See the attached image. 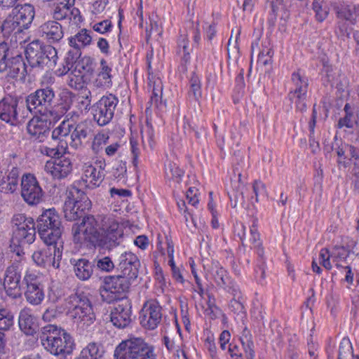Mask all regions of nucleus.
<instances>
[{"mask_svg":"<svg viewBox=\"0 0 359 359\" xmlns=\"http://www.w3.org/2000/svg\"><path fill=\"white\" fill-rule=\"evenodd\" d=\"M344 111L345 116L339 118L338 121V127L341 128L346 127L348 128H353L357 122V115L355 113V109L350 104L346 103L344 106Z\"/></svg>","mask_w":359,"mask_h":359,"instance_id":"nucleus-40","label":"nucleus"},{"mask_svg":"<svg viewBox=\"0 0 359 359\" xmlns=\"http://www.w3.org/2000/svg\"><path fill=\"white\" fill-rule=\"evenodd\" d=\"M84 66L80 62L75 64L74 69L68 71L65 73L67 75V83L69 87L75 90H80L83 88V72Z\"/></svg>","mask_w":359,"mask_h":359,"instance_id":"nucleus-33","label":"nucleus"},{"mask_svg":"<svg viewBox=\"0 0 359 359\" xmlns=\"http://www.w3.org/2000/svg\"><path fill=\"white\" fill-rule=\"evenodd\" d=\"M83 172L82 181L88 189L98 187L104 179L105 173L90 164H85Z\"/></svg>","mask_w":359,"mask_h":359,"instance_id":"nucleus-26","label":"nucleus"},{"mask_svg":"<svg viewBox=\"0 0 359 359\" xmlns=\"http://www.w3.org/2000/svg\"><path fill=\"white\" fill-rule=\"evenodd\" d=\"M190 90L189 95H193L195 100H198L201 96V84L199 78L193 74L189 81Z\"/></svg>","mask_w":359,"mask_h":359,"instance_id":"nucleus-53","label":"nucleus"},{"mask_svg":"<svg viewBox=\"0 0 359 359\" xmlns=\"http://www.w3.org/2000/svg\"><path fill=\"white\" fill-rule=\"evenodd\" d=\"M350 253V250L344 246H335L332 252V258L334 262L346 259Z\"/></svg>","mask_w":359,"mask_h":359,"instance_id":"nucleus-55","label":"nucleus"},{"mask_svg":"<svg viewBox=\"0 0 359 359\" xmlns=\"http://www.w3.org/2000/svg\"><path fill=\"white\" fill-rule=\"evenodd\" d=\"M65 308L74 323L81 327H88L95 320L89 299L83 295L72 294L65 299Z\"/></svg>","mask_w":359,"mask_h":359,"instance_id":"nucleus-3","label":"nucleus"},{"mask_svg":"<svg viewBox=\"0 0 359 359\" xmlns=\"http://www.w3.org/2000/svg\"><path fill=\"white\" fill-rule=\"evenodd\" d=\"M212 275L217 285L222 288L232 290V293L236 297L240 294L239 287L236 283H233L227 275L226 271L218 265L212 267Z\"/></svg>","mask_w":359,"mask_h":359,"instance_id":"nucleus-30","label":"nucleus"},{"mask_svg":"<svg viewBox=\"0 0 359 359\" xmlns=\"http://www.w3.org/2000/svg\"><path fill=\"white\" fill-rule=\"evenodd\" d=\"M351 350L352 347L349 342H346V345L344 342L341 343L339 348L338 359H353Z\"/></svg>","mask_w":359,"mask_h":359,"instance_id":"nucleus-57","label":"nucleus"},{"mask_svg":"<svg viewBox=\"0 0 359 359\" xmlns=\"http://www.w3.org/2000/svg\"><path fill=\"white\" fill-rule=\"evenodd\" d=\"M114 169L115 170L114 173V177L116 178H121L123 177L124 174L126 172V163L119 161L117 162V164Z\"/></svg>","mask_w":359,"mask_h":359,"instance_id":"nucleus-63","label":"nucleus"},{"mask_svg":"<svg viewBox=\"0 0 359 359\" xmlns=\"http://www.w3.org/2000/svg\"><path fill=\"white\" fill-rule=\"evenodd\" d=\"M270 4L271 11L276 18L278 13L284 11L285 5L283 0H267Z\"/></svg>","mask_w":359,"mask_h":359,"instance_id":"nucleus-60","label":"nucleus"},{"mask_svg":"<svg viewBox=\"0 0 359 359\" xmlns=\"http://www.w3.org/2000/svg\"><path fill=\"white\" fill-rule=\"evenodd\" d=\"M313 9L316 13V19L319 22L323 21L328 15V8L323 0H314Z\"/></svg>","mask_w":359,"mask_h":359,"instance_id":"nucleus-52","label":"nucleus"},{"mask_svg":"<svg viewBox=\"0 0 359 359\" xmlns=\"http://www.w3.org/2000/svg\"><path fill=\"white\" fill-rule=\"evenodd\" d=\"M115 359H155L154 348L141 338L123 341L116 348Z\"/></svg>","mask_w":359,"mask_h":359,"instance_id":"nucleus-4","label":"nucleus"},{"mask_svg":"<svg viewBox=\"0 0 359 359\" xmlns=\"http://www.w3.org/2000/svg\"><path fill=\"white\" fill-rule=\"evenodd\" d=\"M63 228L48 230H39L38 233L41 240L47 245V246L52 247L56 250H62L63 249V241L62 239V233Z\"/></svg>","mask_w":359,"mask_h":359,"instance_id":"nucleus-31","label":"nucleus"},{"mask_svg":"<svg viewBox=\"0 0 359 359\" xmlns=\"http://www.w3.org/2000/svg\"><path fill=\"white\" fill-rule=\"evenodd\" d=\"M291 81L293 89L288 94L289 100L297 111L303 112L306 109L308 78L298 69L292 74Z\"/></svg>","mask_w":359,"mask_h":359,"instance_id":"nucleus-11","label":"nucleus"},{"mask_svg":"<svg viewBox=\"0 0 359 359\" xmlns=\"http://www.w3.org/2000/svg\"><path fill=\"white\" fill-rule=\"evenodd\" d=\"M73 128L74 130L71 132L69 145L77 149L81 146L83 140L90 134L91 129L87 122H81L75 127L73 126Z\"/></svg>","mask_w":359,"mask_h":359,"instance_id":"nucleus-34","label":"nucleus"},{"mask_svg":"<svg viewBox=\"0 0 359 359\" xmlns=\"http://www.w3.org/2000/svg\"><path fill=\"white\" fill-rule=\"evenodd\" d=\"M69 201H73L78 205L80 210H88L91 205V202L88 197L76 186H72L67 193V198Z\"/></svg>","mask_w":359,"mask_h":359,"instance_id":"nucleus-36","label":"nucleus"},{"mask_svg":"<svg viewBox=\"0 0 359 359\" xmlns=\"http://www.w3.org/2000/svg\"><path fill=\"white\" fill-rule=\"evenodd\" d=\"M123 234V229L119 224L112 221L102 227L97 241L93 246L110 250L120 244Z\"/></svg>","mask_w":359,"mask_h":359,"instance_id":"nucleus-12","label":"nucleus"},{"mask_svg":"<svg viewBox=\"0 0 359 359\" xmlns=\"http://www.w3.org/2000/svg\"><path fill=\"white\" fill-rule=\"evenodd\" d=\"M118 102V97L111 93L103 95L92 107L95 121L100 126L110 123L114 116Z\"/></svg>","mask_w":359,"mask_h":359,"instance_id":"nucleus-10","label":"nucleus"},{"mask_svg":"<svg viewBox=\"0 0 359 359\" xmlns=\"http://www.w3.org/2000/svg\"><path fill=\"white\" fill-rule=\"evenodd\" d=\"M337 154L339 157L337 163L339 167L343 166L346 168L348 165V162L346 159L351 160V158H359V150L353 146L343 143L337 149Z\"/></svg>","mask_w":359,"mask_h":359,"instance_id":"nucleus-35","label":"nucleus"},{"mask_svg":"<svg viewBox=\"0 0 359 359\" xmlns=\"http://www.w3.org/2000/svg\"><path fill=\"white\" fill-rule=\"evenodd\" d=\"M28 114L26 104L19 97L7 95L0 100V119L10 126H19Z\"/></svg>","mask_w":359,"mask_h":359,"instance_id":"nucleus-5","label":"nucleus"},{"mask_svg":"<svg viewBox=\"0 0 359 359\" xmlns=\"http://www.w3.org/2000/svg\"><path fill=\"white\" fill-rule=\"evenodd\" d=\"M332 257V253L330 254L327 248H323L319 254V263L327 270L332 269V264L330 263V258Z\"/></svg>","mask_w":359,"mask_h":359,"instance_id":"nucleus-56","label":"nucleus"},{"mask_svg":"<svg viewBox=\"0 0 359 359\" xmlns=\"http://www.w3.org/2000/svg\"><path fill=\"white\" fill-rule=\"evenodd\" d=\"M131 304L128 299L116 302L111 311V321L118 328H125L131 322Z\"/></svg>","mask_w":359,"mask_h":359,"instance_id":"nucleus-21","label":"nucleus"},{"mask_svg":"<svg viewBox=\"0 0 359 359\" xmlns=\"http://www.w3.org/2000/svg\"><path fill=\"white\" fill-rule=\"evenodd\" d=\"M36 228L39 230H50L53 228H62L60 216L54 208L46 210L36 220Z\"/></svg>","mask_w":359,"mask_h":359,"instance_id":"nucleus-27","label":"nucleus"},{"mask_svg":"<svg viewBox=\"0 0 359 359\" xmlns=\"http://www.w3.org/2000/svg\"><path fill=\"white\" fill-rule=\"evenodd\" d=\"M73 125L68 120H64L52 131V139L62 142L72 132Z\"/></svg>","mask_w":359,"mask_h":359,"instance_id":"nucleus-44","label":"nucleus"},{"mask_svg":"<svg viewBox=\"0 0 359 359\" xmlns=\"http://www.w3.org/2000/svg\"><path fill=\"white\" fill-rule=\"evenodd\" d=\"M62 296V291L55 287H50L48 292V299L50 302L55 303L61 299Z\"/></svg>","mask_w":359,"mask_h":359,"instance_id":"nucleus-61","label":"nucleus"},{"mask_svg":"<svg viewBox=\"0 0 359 359\" xmlns=\"http://www.w3.org/2000/svg\"><path fill=\"white\" fill-rule=\"evenodd\" d=\"M46 344H44V348L54 355L66 356L72 353L74 348V342L72 337L65 331L60 335L48 339Z\"/></svg>","mask_w":359,"mask_h":359,"instance_id":"nucleus-19","label":"nucleus"},{"mask_svg":"<svg viewBox=\"0 0 359 359\" xmlns=\"http://www.w3.org/2000/svg\"><path fill=\"white\" fill-rule=\"evenodd\" d=\"M165 173L168 180L175 183H179L184 175V171L176 163L172 162H168L165 165Z\"/></svg>","mask_w":359,"mask_h":359,"instance_id":"nucleus-48","label":"nucleus"},{"mask_svg":"<svg viewBox=\"0 0 359 359\" xmlns=\"http://www.w3.org/2000/svg\"><path fill=\"white\" fill-rule=\"evenodd\" d=\"M18 50L11 48L6 42L0 43V73L8 70V64L11 59H15V53Z\"/></svg>","mask_w":359,"mask_h":359,"instance_id":"nucleus-39","label":"nucleus"},{"mask_svg":"<svg viewBox=\"0 0 359 359\" xmlns=\"http://www.w3.org/2000/svg\"><path fill=\"white\" fill-rule=\"evenodd\" d=\"M234 235L241 240L243 246L255 248L259 257L263 256L264 250L262 248L260 235L255 223L247 231L246 226L242 222H236L234 225Z\"/></svg>","mask_w":359,"mask_h":359,"instance_id":"nucleus-14","label":"nucleus"},{"mask_svg":"<svg viewBox=\"0 0 359 359\" xmlns=\"http://www.w3.org/2000/svg\"><path fill=\"white\" fill-rule=\"evenodd\" d=\"M21 196L31 205H36L42 201L43 191L34 175L28 173L22 177Z\"/></svg>","mask_w":359,"mask_h":359,"instance_id":"nucleus-15","label":"nucleus"},{"mask_svg":"<svg viewBox=\"0 0 359 359\" xmlns=\"http://www.w3.org/2000/svg\"><path fill=\"white\" fill-rule=\"evenodd\" d=\"M72 105V101L70 100H66L65 102H61L57 104L55 109V113H58L60 116L65 114L70 109Z\"/></svg>","mask_w":359,"mask_h":359,"instance_id":"nucleus-64","label":"nucleus"},{"mask_svg":"<svg viewBox=\"0 0 359 359\" xmlns=\"http://www.w3.org/2000/svg\"><path fill=\"white\" fill-rule=\"evenodd\" d=\"M162 307L155 299L147 301L140 313L141 325L149 330L156 329L162 320Z\"/></svg>","mask_w":359,"mask_h":359,"instance_id":"nucleus-13","label":"nucleus"},{"mask_svg":"<svg viewBox=\"0 0 359 359\" xmlns=\"http://www.w3.org/2000/svg\"><path fill=\"white\" fill-rule=\"evenodd\" d=\"M55 96V92L50 87L36 90L26 97L27 111L34 116L52 114L50 108Z\"/></svg>","mask_w":359,"mask_h":359,"instance_id":"nucleus-9","label":"nucleus"},{"mask_svg":"<svg viewBox=\"0 0 359 359\" xmlns=\"http://www.w3.org/2000/svg\"><path fill=\"white\" fill-rule=\"evenodd\" d=\"M335 11L339 19L348 21L352 24L351 5L337 6Z\"/></svg>","mask_w":359,"mask_h":359,"instance_id":"nucleus-54","label":"nucleus"},{"mask_svg":"<svg viewBox=\"0 0 359 359\" xmlns=\"http://www.w3.org/2000/svg\"><path fill=\"white\" fill-rule=\"evenodd\" d=\"M42 36L50 45L59 43L64 36V32L62 25L55 20H49L40 27Z\"/></svg>","mask_w":359,"mask_h":359,"instance_id":"nucleus-24","label":"nucleus"},{"mask_svg":"<svg viewBox=\"0 0 359 359\" xmlns=\"http://www.w3.org/2000/svg\"><path fill=\"white\" fill-rule=\"evenodd\" d=\"M240 340L242 344L246 359H252V358H255V352L254 349V343L252 339V335L250 334V332L247 328H245L243 331Z\"/></svg>","mask_w":359,"mask_h":359,"instance_id":"nucleus-46","label":"nucleus"},{"mask_svg":"<svg viewBox=\"0 0 359 359\" xmlns=\"http://www.w3.org/2000/svg\"><path fill=\"white\" fill-rule=\"evenodd\" d=\"M35 16L34 6L28 3L16 4L3 21L1 29L4 38L11 43L23 44L29 38L27 30Z\"/></svg>","mask_w":359,"mask_h":359,"instance_id":"nucleus-1","label":"nucleus"},{"mask_svg":"<svg viewBox=\"0 0 359 359\" xmlns=\"http://www.w3.org/2000/svg\"><path fill=\"white\" fill-rule=\"evenodd\" d=\"M65 331V330H62L57 325L53 324H48L43 326L41 330L40 335V339L43 346H44L45 343L46 344L48 341H49V339H53L54 337L60 335L61 333Z\"/></svg>","mask_w":359,"mask_h":359,"instance_id":"nucleus-45","label":"nucleus"},{"mask_svg":"<svg viewBox=\"0 0 359 359\" xmlns=\"http://www.w3.org/2000/svg\"><path fill=\"white\" fill-rule=\"evenodd\" d=\"M132 280L122 275L105 277L104 285L100 289L102 299L107 303L120 302L125 297V293L128 290Z\"/></svg>","mask_w":359,"mask_h":359,"instance_id":"nucleus-8","label":"nucleus"},{"mask_svg":"<svg viewBox=\"0 0 359 359\" xmlns=\"http://www.w3.org/2000/svg\"><path fill=\"white\" fill-rule=\"evenodd\" d=\"M15 59H11L8 64V70L5 71L7 77L23 80L27 74V68L19 51L15 53Z\"/></svg>","mask_w":359,"mask_h":359,"instance_id":"nucleus-28","label":"nucleus"},{"mask_svg":"<svg viewBox=\"0 0 359 359\" xmlns=\"http://www.w3.org/2000/svg\"><path fill=\"white\" fill-rule=\"evenodd\" d=\"M100 66L98 69L96 78L93 80V84L98 88H107L111 86V67H109L104 59L100 60Z\"/></svg>","mask_w":359,"mask_h":359,"instance_id":"nucleus-32","label":"nucleus"},{"mask_svg":"<svg viewBox=\"0 0 359 359\" xmlns=\"http://www.w3.org/2000/svg\"><path fill=\"white\" fill-rule=\"evenodd\" d=\"M102 219L93 215L85 216L80 224H74L72 233L74 241L76 243L93 245L97 241V237L104 224H102Z\"/></svg>","mask_w":359,"mask_h":359,"instance_id":"nucleus-6","label":"nucleus"},{"mask_svg":"<svg viewBox=\"0 0 359 359\" xmlns=\"http://www.w3.org/2000/svg\"><path fill=\"white\" fill-rule=\"evenodd\" d=\"M91 40L92 37L89 34L88 31L86 29H83L76 35L69 39V43L76 50L75 54L76 55H80V49L87 45H89Z\"/></svg>","mask_w":359,"mask_h":359,"instance_id":"nucleus-37","label":"nucleus"},{"mask_svg":"<svg viewBox=\"0 0 359 359\" xmlns=\"http://www.w3.org/2000/svg\"><path fill=\"white\" fill-rule=\"evenodd\" d=\"M74 272L78 279L82 281L89 280L93 275L95 263L86 258L71 259Z\"/></svg>","mask_w":359,"mask_h":359,"instance_id":"nucleus-25","label":"nucleus"},{"mask_svg":"<svg viewBox=\"0 0 359 359\" xmlns=\"http://www.w3.org/2000/svg\"><path fill=\"white\" fill-rule=\"evenodd\" d=\"M62 255V250L47 246L34 251L32 257L34 262L39 266L58 269Z\"/></svg>","mask_w":359,"mask_h":359,"instance_id":"nucleus-17","label":"nucleus"},{"mask_svg":"<svg viewBox=\"0 0 359 359\" xmlns=\"http://www.w3.org/2000/svg\"><path fill=\"white\" fill-rule=\"evenodd\" d=\"M179 53L183 55V59L187 62L189 58V53L187 51L188 40L186 36H181L179 42Z\"/></svg>","mask_w":359,"mask_h":359,"instance_id":"nucleus-59","label":"nucleus"},{"mask_svg":"<svg viewBox=\"0 0 359 359\" xmlns=\"http://www.w3.org/2000/svg\"><path fill=\"white\" fill-rule=\"evenodd\" d=\"M23 283L26 285L25 297L27 302L33 306L40 305L45 294L43 285L39 278L33 273H26Z\"/></svg>","mask_w":359,"mask_h":359,"instance_id":"nucleus-18","label":"nucleus"},{"mask_svg":"<svg viewBox=\"0 0 359 359\" xmlns=\"http://www.w3.org/2000/svg\"><path fill=\"white\" fill-rule=\"evenodd\" d=\"M25 56L31 67L39 69L55 67L58 59L56 48L50 44H44L39 39L27 44Z\"/></svg>","mask_w":359,"mask_h":359,"instance_id":"nucleus-2","label":"nucleus"},{"mask_svg":"<svg viewBox=\"0 0 359 359\" xmlns=\"http://www.w3.org/2000/svg\"><path fill=\"white\" fill-rule=\"evenodd\" d=\"M65 302L61 306H50L47 308L42 315V320L44 322H53L62 312L66 310Z\"/></svg>","mask_w":359,"mask_h":359,"instance_id":"nucleus-49","label":"nucleus"},{"mask_svg":"<svg viewBox=\"0 0 359 359\" xmlns=\"http://www.w3.org/2000/svg\"><path fill=\"white\" fill-rule=\"evenodd\" d=\"M117 269L121 275L135 280L138 276L140 262L137 256L130 251L121 253L118 259Z\"/></svg>","mask_w":359,"mask_h":359,"instance_id":"nucleus-20","label":"nucleus"},{"mask_svg":"<svg viewBox=\"0 0 359 359\" xmlns=\"http://www.w3.org/2000/svg\"><path fill=\"white\" fill-rule=\"evenodd\" d=\"M21 271L22 265L20 262L15 260L7 267L5 271L3 281L5 291L9 297L13 299L20 297L21 295Z\"/></svg>","mask_w":359,"mask_h":359,"instance_id":"nucleus-16","label":"nucleus"},{"mask_svg":"<svg viewBox=\"0 0 359 359\" xmlns=\"http://www.w3.org/2000/svg\"><path fill=\"white\" fill-rule=\"evenodd\" d=\"M75 0H64L60 3L54 4L51 14L55 21L64 20L69 16V7H72Z\"/></svg>","mask_w":359,"mask_h":359,"instance_id":"nucleus-38","label":"nucleus"},{"mask_svg":"<svg viewBox=\"0 0 359 359\" xmlns=\"http://www.w3.org/2000/svg\"><path fill=\"white\" fill-rule=\"evenodd\" d=\"M111 27L110 21L106 20L100 22L96 23L93 25V29L99 33L104 34L107 32Z\"/></svg>","mask_w":359,"mask_h":359,"instance_id":"nucleus-62","label":"nucleus"},{"mask_svg":"<svg viewBox=\"0 0 359 359\" xmlns=\"http://www.w3.org/2000/svg\"><path fill=\"white\" fill-rule=\"evenodd\" d=\"M19 175V170L17 168H13L7 176V180L1 185V191L14 192L18 187Z\"/></svg>","mask_w":359,"mask_h":359,"instance_id":"nucleus-42","label":"nucleus"},{"mask_svg":"<svg viewBox=\"0 0 359 359\" xmlns=\"http://www.w3.org/2000/svg\"><path fill=\"white\" fill-rule=\"evenodd\" d=\"M46 172L50 174L55 180H62L72 171V163L69 158L60 156L54 160L48 161L44 166Z\"/></svg>","mask_w":359,"mask_h":359,"instance_id":"nucleus-22","label":"nucleus"},{"mask_svg":"<svg viewBox=\"0 0 359 359\" xmlns=\"http://www.w3.org/2000/svg\"><path fill=\"white\" fill-rule=\"evenodd\" d=\"M103 351L96 343H90L82 349L76 359H102Z\"/></svg>","mask_w":359,"mask_h":359,"instance_id":"nucleus-41","label":"nucleus"},{"mask_svg":"<svg viewBox=\"0 0 359 359\" xmlns=\"http://www.w3.org/2000/svg\"><path fill=\"white\" fill-rule=\"evenodd\" d=\"M84 210H80V208H78V205L75 202H73V201L67 199L65 200L63 206V212L67 220H76L78 218L82 217V214Z\"/></svg>","mask_w":359,"mask_h":359,"instance_id":"nucleus-43","label":"nucleus"},{"mask_svg":"<svg viewBox=\"0 0 359 359\" xmlns=\"http://www.w3.org/2000/svg\"><path fill=\"white\" fill-rule=\"evenodd\" d=\"M253 192L256 197V201H258V198L260 197H266V189L265 184L259 181L255 180L253 183Z\"/></svg>","mask_w":359,"mask_h":359,"instance_id":"nucleus-58","label":"nucleus"},{"mask_svg":"<svg viewBox=\"0 0 359 359\" xmlns=\"http://www.w3.org/2000/svg\"><path fill=\"white\" fill-rule=\"evenodd\" d=\"M93 261L95 263V266H96L97 269L102 272L110 273L115 268L114 263L108 256L100 257H97Z\"/></svg>","mask_w":359,"mask_h":359,"instance_id":"nucleus-51","label":"nucleus"},{"mask_svg":"<svg viewBox=\"0 0 359 359\" xmlns=\"http://www.w3.org/2000/svg\"><path fill=\"white\" fill-rule=\"evenodd\" d=\"M14 317L12 312L4 307L0 308V331L8 330L13 325Z\"/></svg>","mask_w":359,"mask_h":359,"instance_id":"nucleus-50","label":"nucleus"},{"mask_svg":"<svg viewBox=\"0 0 359 359\" xmlns=\"http://www.w3.org/2000/svg\"><path fill=\"white\" fill-rule=\"evenodd\" d=\"M141 135L144 147L154 149L156 144L154 128L148 121H147L145 126L142 128Z\"/></svg>","mask_w":359,"mask_h":359,"instance_id":"nucleus-47","label":"nucleus"},{"mask_svg":"<svg viewBox=\"0 0 359 359\" xmlns=\"http://www.w3.org/2000/svg\"><path fill=\"white\" fill-rule=\"evenodd\" d=\"M45 116L35 117L31 119L27 126V133L35 140L42 142L44 137L49 134V128L51 123L48 121Z\"/></svg>","mask_w":359,"mask_h":359,"instance_id":"nucleus-23","label":"nucleus"},{"mask_svg":"<svg viewBox=\"0 0 359 359\" xmlns=\"http://www.w3.org/2000/svg\"><path fill=\"white\" fill-rule=\"evenodd\" d=\"M13 234L11 239L13 245H29L36 238L34 219L23 214L15 215L11 220Z\"/></svg>","mask_w":359,"mask_h":359,"instance_id":"nucleus-7","label":"nucleus"},{"mask_svg":"<svg viewBox=\"0 0 359 359\" xmlns=\"http://www.w3.org/2000/svg\"><path fill=\"white\" fill-rule=\"evenodd\" d=\"M19 327L26 335L33 336L37 329L36 319L28 308L22 309L18 317Z\"/></svg>","mask_w":359,"mask_h":359,"instance_id":"nucleus-29","label":"nucleus"}]
</instances>
